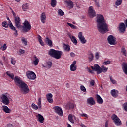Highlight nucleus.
I'll return each mask as SVG.
<instances>
[{"mask_svg": "<svg viewBox=\"0 0 127 127\" xmlns=\"http://www.w3.org/2000/svg\"><path fill=\"white\" fill-rule=\"evenodd\" d=\"M97 27L100 33H106L109 31L108 24L105 21V18L102 15H98L96 17Z\"/></svg>", "mask_w": 127, "mask_h": 127, "instance_id": "obj_1", "label": "nucleus"}, {"mask_svg": "<svg viewBox=\"0 0 127 127\" xmlns=\"http://www.w3.org/2000/svg\"><path fill=\"white\" fill-rule=\"evenodd\" d=\"M48 55H50L51 57L55 58V59H60L61 56H62V51L59 50H56L54 49H51L48 52Z\"/></svg>", "mask_w": 127, "mask_h": 127, "instance_id": "obj_2", "label": "nucleus"}, {"mask_svg": "<svg viewBox=\"0 0 127 127\" xmlns=\"http://www.w3.org/2000/svg\"><path fill=\"white\" fill-rule=\"evenodd\" d=\"M18 87L20 88L21 92L23 94H28V93H29L28 85H27L25 82L23 81Z\"/></svg>", "mask_w": 127, "mask_h": 127, "instance_id": "obj_3", "label": "nucleus"}, {"mask_svg": "<svg viewBox=\"0 0 127 127\" xmlns=\"http://www.w3.org/2000/svg\"><path fill=\"white\" fill-rule=\"evenodd\" d=\"M22 28H23L22 31L23 32H28L31 29V25L27 20H25L23 23V25L22 26Z\"/></svg>", "mask_w": 127, "mask_h": 127, "instance_id": "obj_4", "label": "nucleus"}, {"mask_svg": "<svg viewBox=\"0 0 127 127\" xmlns=\"http://www.w3.org/2000/svg\"><path fill=\"white\" fill-rule=\"evenodd\" d=\"M111 119L116 126H121V125H122V122L116 114H113L111 116Z\"/></svg>", "mask_w": 127, "mask_h": 127, "instance_id": "obj_5", "label": "nucleus"}, {"mask_svg": "<svg viewBox=\"0 0 127 127\" xmlns=\"http://www.w3.org/2000/svg\"><path fill=\"white\" fill-rule=\"evenodd\" d=\"M116 39L114 36L110 35L107 38V41L110 45H116L117 44Z\"/></svg>", "mask_w": 127, "mask_h": 127, "instance_id": "obj_6", "label": "nucleus"}, {"mask_svg": "<svg viewBox=\"0 0 127 127\" xmlns=\"http://www.w3.org/2000/svg\"><path fill=\"white\" fill-rule=\"evenodd\" d=\"M15 20V25L16 27H17L18 29H20V28H22V25H21V20L19 17L17 16L16 17L14 18Z\"/></svg>", "mask_w": 127, "mask_h": 127, "instance_id": "obj_7", "label": "nucleus"}, {"mask_svg": "<svg viewBox=\"0 0 127 127\" xmlns=\"http://www.w3.org/2000/svg\"><path fill=\"white\" fill-rule=\"evenodd\" d=\"M26 76L29 80H35L36 79V75L33 71H27Z\"/></svg>", "mask_w": 127, "mask_h": 127, "instance_id": "obj_8", "label": "nucleus"}, {"mask_svg": "<svg viewBox=\"0 0 127 127\" xmlns=\"http://www.w3.org/2000/svg\"><path fill=\"white\" fill-rule=\"evenodd\" d=\"M1 100L3 104H4V105H6V106L9 105V103H10L9 98H8L7 96H6L5 94H2Z\"/></svg>", "mask_w": 127, "mask_h": 127, "instance_id": "obj_9", "label": "nucleus"}, {"mask_svg": "<svg viewBox=\"0 0 127 127\" xmlns=\"http://www.w3.org/2000/svg\"><path fill=\"white\" fill-rule=\"evenodd\" d=\"M118 30L120 33H125V31H126V25H125V23L122 22L119 24Z\"/></svg>", "mask_w": 127, "mask_h": 127, "instance_id": "obj_10", "label": "nucleus"}, {"mask_svg": "<svg viewBox=\"0 0 127 127\" xmlns=\"http://www.w3.org/2000/svg\"><path fill=\"white\" fill-rule=\"evenodd\" d=\"M91 69L93 71L97 72V75H99L101 73V67L99 66V64H94V66H91Z\"/></svg>", "mask_w": 127, "mask_h": 127, "instance_id": "obj_11", "label": "nucleus"}, {"mask_svg": "<svg viewBox=\"0 0 127 127\" xmlns=\"http://www.w3.org/2000/svg\"><path fill=\"white\" fill-rule=\"evenodd\" d=\"M88 12L89 16L90 17H91V18L95 17V16H96V12L95 11V10H94V8L93 7V6L89 7Z\"/></svg>", "mask_w": 127, "mask_h": 127, "instance_id": "obj_12", "label": "nucleus"}, {"mask_svg": "<svg viewBox=\"0 0 127 127\" xmlns=\"http://www.w3.org/2000/svg\"><path fill=\"white\" fill-rule=\"evenodd\" d=\"M53 109L55 110V113L58 114L59 116H63V112L61 107L59 106H55L53 107Z\"/></svg>", "mask_w": 127, "mask_h": 127, "instance_id": "obj_13", "label": "nucleus"}, {"mask_svg": "<svg viewBox=\"0 0 127 127\" xmlns=\"http://www.w3.org/2000/svg\"><path fill=\"white\" fill-rule=\"evenodd\" d=\"M78 36L80 42L82 43V44H85V43L87 42V40L85 39V37L83 36V32H79Z\"/></svg>", "mask_w": 127, "mask_h": 127, "instance_id": "obj_14", "label": "nucleus"}, {"mask_svg": "<svg viewBox=\"0 0 127 127\" xmlns=\"http://www.w3.org/2000/svg\"><path fill=\"white\" fill-rule=\"evenodd\" d=\"M8 25L9 26L10 29H11V30H13V31H15V33H14V34L16 36L18 35V34L17 33V30H16L15 27L13 26L10 20L8 21Z\"/></svg>", "mask_w": 127, "mask_h": 127, "instance_id": "obj_15", "label": "nucleus"}, {"mask_svg": "<svg viewBox=\"0 0 127 127\" xmlns=\"http://www.w3.org/2000/svg\"><path fill=\"white\" fill-rule=\"evenodd\" d=\"M14 80L16 85L18 86L23 82V81L20 80V77L17 76L15 77V79Z\"/></svg>", "mask_w": 127, "mask_h": 127, "instance_id": "obj_16", "label": "nucleus"}, {"mask_svg": "<svg viewBox=\"0 0 127 127\" xmlns=\"http://www.w3.org/2000/svg\"><path fill=\"white\" fill-rule=\"evenodd\" d=\"M87 104H89V105H90V106H93V105L96 104V102L93 97H90L88 98L87 100Z\"/></svg>", "mask_w": 127, "mask_h": 127, "instance_id": "obj_17", "label": "nucleus"}, {"mask_svg": "<svg viewBox=\"0 0 127 127\" xmlns=\"http://www.w3.org/2000/svg\"><path fill=\"white\" fill-rule=\"evenodd\" d=\"M53 95L51 93H49L46 95L47 100L50 104L53 103V99H52Z\"/></svg>", "mask_w": 127, "mask_h": 127, "instance_id": "obj_18", "label": "nucleus"}, {"mask_svg": "<svg viewBox=\"0 0 127 127\" xmlns=\"http://www.w3.org/2000/svg\"><path fill=\"white\" fill-rule=\"evenodd\" d=\"M122 70L125 75H127V64L123 63L122 64Z\"/></svg>", "mask_w": 127, "mask_h": 127, "instance_id": "obj_19", "label": "nucleus"}, {"mask_svg": "<svg viewBox=\"0 0 127 127\" xmlns=\"http://www.w3.org/2000/svg\"><path fill=\"white\" fill-rule=\"evenodd\" d=\"M75 107V105L74 104L71 103V102H68L66 105H65V108L66 110H71L72 109H74Z\"/></svg>", "mask_w": 127, "mask_h": 127, "instance_id": "obj_20", "label": "nucleus"}, {"mask_svg": "<svg viewBox=\"0 0 127 127\" xmlns=\"http://www.w3.org/2000/svg\"><path fill=\"white\" fill-rule=\"evenodd\" d=\"M2 108L3 112H5V113H6L7 114L11 113V109H9L7 106L3 105L2 106Z\"/></svg>", "mask_w": 127, "mask_h": 127, "instance_id": "obj_21", "label": "nucleus"}, {"mask_svg": "<svg viewBox=\"0 0 127 127\" xmlns=\"http://www.w3.org/2000/svg\"><path fill=\"white\" fill-rule=\"evenodd\" d=\"M68 35L71 41L73 42V43H74L75 44H77V43H78V41H77V39H76V37H75V36H72L71 34H68Z\"/></svg>", "mask_w": 127, "mask_h": 127, "instance_id": "obj_22", "label": "nucleus"}, {"mask_svg": "<svg viewBox=\"0 0 127 127\" xmlns=\"http://www.w3.org/2000/svg\"><path fill=\"white\" fill-rule=\"evenodd\" d=\"M118 94H119V91L116 89H113L111 91V94L114 98H117V97H118Z\"/></svg>", "mask_w": 127, "mask_h": 127, "instance_id": "obj_23", "label": "nucleus"}, {"mask_svg": "<svg viewBox=\"0 0 127 127\" xmlns=\"http://www.w3.org/2000/svg\"><path fill=\"white\" fill-rule=\"evenodd\" d=\"M36 118H37L40 123H43V122H44V118L41 114H38V115H36Z\"/></svg>", "mask_w": 127, "mask_h": 127, "instance_id": "obj_24", "label": "nucleus"}, {"mask_svg": "<svg viewBox=\"0 0 127 127\" xmlns=\"http://www.w3.org/2000/svg\"><path fill=\"white\" fill-rule=\"evenodd\" d=\"M46 20V15L45 13H42L41 14V21L42 23H45V21Z\"/></svg>", "mask_w": 127, "mask_h": 127, "instance_id": "obj_25", "label": "nucleus"}, {"mask_svg": "<svg viewBox=\"0 0 127 127\" xmlns=\"http://www.w3.org/2000/svg\"><path fill=\"white\" fill-rule=\"evenodd\" d=\"M96 100L98 104H102L103 103V99L102 97H101V96H100L98 94L96 95Z\"/></svg>", "mask_w": 127, "mask_h": 127, "instance_id": "obj_26", "label": "nucleus"}, {"mask_svg": "<svg viewBox=\"0 0 127 127\" xmlns=\"http://www.w3.org/2000/svg\"><path fill=\"white\" fill-rule=\"evenodd\" d=\"M45 41L47 42L48 45H49V46H50V47H52V46H53L52 41L50 40L49 38L47 37L45 39Z\"/></svg>", "mask_w": 127, "mask_h": 127, "instance_id": "obj_27", "label": "nucleus"}, {"mask_svg": "<svg viewBox=\"0 0 127 127\" xmlns=\"http://www.w3.org/2000/svg\"><path fill=\"white\" fill-rule=\"evenodd\" d=\"M64 48L65 51H70L71 50L70 45L68 44H64Z\"/></svg>", "mask_w": 127, "mask_h": 127, "instance_id": "obj_28", "label": "nucleus"}, {"mask_svg": "<svg viewBox=\"0 0 127 127\" xmlns=\"http://www.w3.org/2000/svg\"><path fill=\"white\" fill-rule=\"evenodd\" d=\"M34 58H35V60L33 61V64L35 66H37V65H38V62H39V59H38V58H37L36 56H35Z\"/></svg>", "mask_w": 127, "mask_h": 127, "instance_id": "obj_29", "label": "nucleus"}, {"mask_svg": "<svg viewBox=\"0 0 127 127\" xmlns=\"http://www.w3.org/2000/svg\"><path fill=\"white\" fill-rule=\"evenodd\" d=\"M28 8H29V7H28V4L26 3L23 5L22 9L24 11H27V10H28Z\"/></svg>", "mask_w": 127, "mask_h": 127, "instance_id": "obj_30", "label": "nucleus"}, {"mask_svg": "<svg viewBox=\"0 0 127 127\" xmlns=\"http://www.w3.org/2000/svg\"><path fill=\"white\" fill-rule=\"evenodd\" d=\"M56 3H57L56 0H51V5L52 7H55L56 6Z\"/></svg>", "mask_w": 127, "mask_h": 127, "instance_id": "obj_31", "label": "nucleus"}, {"mask_svg": "<svg viewBox=\"0 0 127 127\" xmlns=\"http://www.w3.org/2000/svg\"><path fill=\"white\" fill-rule=\"evenodd\" d=\"M39 42L42 45V46H44V42H43V41H42V39H41V36L40 35H38V37Z\"/></svg>", "mask_w": 127, "mask_h": 127, "instance_id": "obj_32", "label": "nucleus"}, {"mask_svg": "<svg viewBox=\"0 0 127 127\" xmlns=\"http://www.w3.org/2000/svg\"><path fill=\"white\" fill-rule=\"evenodd\" d=\"M6 74L7 76L9 77V78H11V79H12V80H14V74H13V73L10 74L9 71H7L6 72Z\"/></svg>", "mask_w": 127, "mask_h": 127, "instance_id": "obj_33", "label": "nucleus"}, {"mask_svg": "<svg viewBox=\"0 0 127 127\" xmlns=\"http://www.w3.org/2000/svg\"><path fill=\"white\" fill-rule=\"evenodd\" d=\"M88 59H89V61L90 62H91V61L93 60V59H94V54H93L92 53H91L89 55Z\"/></svg>", "mask_w": 127, "mask_h": 127, "instance_id": "obj_34", "label": "nucleus"}, {"mask_svg": "<svg viewBox=\"0 0 127 127\" xmlns=\"http://www.w3.org/2000/svg\"><path fill=\"white\" fill-rule=\"evenodd\" d=\"M58 15H60V16H63V15H65V13H64V11H63L61 9H59L58 11Z\"/></svg>", "mask_w": 127, "mask_h": 127, "instance_id": "obj_35", "label": "nucleus"}, {"mask_svg": "<svg viewBox=\"0 0 127 127\" xmlns=\"http://www.w3.org/2000/svg\"><path fill=\"white\" fill-rule=\"evenodd\" d=\"M121 52L122 53H123V55H124L125 56H127V51L126 50L125 47H122L121 48Z\"/></svg>", "mask_w": 127, "mask_h": 127, "instance_id": "obj_36", "label": "nucleus"}, {"mask_svg": "<svg viewBox=\"0 0 127 127\" xmlns=\"http://www.w3.org/2000/svg\"><path fill=\"white\" fill-rule=\"evenodd\" d=\"M68 120L70 123L74 124V120L73 119V115L72 114H69L68 116Z\"/></svg>", "mask_w": 127, "mask_h": 127, "instance_id": "obj_37", "label": "nucleus"}, {"mask_svg": "<svg viewBox=\"0 0 127 127\" xmlns=\"http://www.w3.org/2000/svg\"><path fill=\"white\" fill-rule=\"evenodd\" d=\"M101 73L102 72H103V73H106V72H107V71H108V68L107 67H105V66H104V65H103L102 66V68L101 67Z\"/></svg>", "mask_w": 127, "mask_h": 127, "instance_id": "obj_38", "label": "nucleus"}, {"mask_svg": "<svg viewBox=\"0 0 127 127\" xmlns=\"http://www.w3.org/2000/svg\"><path fill=\"white\" fill-rule=\"evenodd\" d=\"M47 65H48V69H50L52 67V62L51 61H48L46 62Z\"/></svg>", "mask_w": 127, "mask_h": 127, "instance_id": "obj_39", "label": "nucleus"}, {"mask_svg": "<svg viewBox=\"0 0 127 127\" xmlns=\"http://www.w3.org/2000/svg\"><path fill=\"white\" fill-rule=\"evenodd\" d=\"M2 26L3 27H5V28H7L8 27V24L6 21H4V22H2Z\"/></svg>", "mask_w": 127, "mask_h": 127, "instance_id": "obj_40", "label": "nucleus"}, {"mask_svg": "<svg viewBox=\"0 0 127 127\" xmlns=\"http://www.w3.org/2000/svg\"><path fill=\"white\" fill-rule=\"evenodd\" d=\"M67 24L68 25V26H70L71 28H72V29H77V26L73 25L72 24L67 23Z\"/></svg>", "mask_w": 127, "mask_h": 127, "instance_id": "obj_41", "label": "nucleus"}, {"mask_svg": "<svg viewBox=\"0 0 127 127\" xmlns=\"http://www.w3.org/2000/svg\"><path fill=\"white\" fill-rule=\"evenodd\" d=\"M70 70L73 72L77 70V67L76 66V65H70Z\"/></svg>", "mask_w": 127, "mask_h": 127, "instance_id": "obj_42", "label": "nucleus"}, {"mask_svg": "<svg viewBox=\"0 0 127 127\" xmlns=\"http://www.w3.org/2000/svg\"><path fill=\"white\" fill-rule=\"evenodd\" d=\"M122 2L123 0H117L116 2H115V4L117 6L121 5Z\"/></svg>", "mask_w": 127, "mask_h": 127, "instance_id": "obj_43", "label": "nucleus"}, {"mask_svg": "<svg viewBox=\"0 0 127 127\" xmlns=\"http://www.w3.org/2000/svg\"><path fill=\"white\" fill-rule=\"evenodd\" d=\"M31 107H32V109H34V110H38V106H37V105H36L34 103L32 104Z\"/></svg>", "mask_w": 127, "mask_h": 127, "instance_id": "obj_44", "label": "nucleus"}, {"mask_svg": "<svg viewBox=\"0 0 127 127\" xmlns=\"http://www.w3.org/2000/svg\"><path fill=\"white\" fill-rule=\"evenodd\" d=\"M68 5L69 6V8H73L74 7V4L72 1L68 2Z\"/></svg>", "mask_w": 127, "mask_h": 127, "instance_id": "obj_45", "label": "nucleus"}, {"mask_svg": "<svg viewBox=\"0 0 127 127\" xmlns=\"http://www.w3.org/2000/svg\"><path fill=\"white\" fill-rule=\"evenodd\" d=\"M110 80L112 84H114V85H116V84H117V81L113 79V78H112V76H110Z\"/></svg>", "mask_w": 127, "mask_h": 127, "instance_id": "obj_46", "label": "nucleus"}, {"mask_svg": "<svg viewBox=\"0 0 127 127\" xmlns=\"http://www.w3.org/2000/svg\"><path fill=\"white\" fill-rule=\"evenodd\" d=\"M22 41L23 44H24L25 46L27 45V41L24 38H22Z\"/></svg>", "mask_w": 127, "mask_h": 127, "instance_id": "obj_47", "label": "nucleus"}, {"mask_svg": "<svg viewBox=\"0 0 127 127\" xmlns=\"http://www.w3.org/2000/svg\"><path fill=\"white\" fill-rule=\"evenodd\" d=\"M15 63H16V61L14 59V58H11V64L13 65H15Z\"/></svg>", "mask_w": 127, "mask_h": 127, "instance_id": "obj_48", "label": "nucleus"}, {"mask_svg": "<svg viewBox=\"0 0 127 127\" xmlns=\"http://www.w3.org/2000/svg\"><path fill=\"white\" fill-rule=\"evenodd\" d=\"M24 53H25V51H24V50H22V49L19 50V55H21V54H24Z\"/></svg>", "mask_w": 127, "mask_h": 127, "instance_id": "obj_49", "label": "nucleus"}, {"mask_svg": "<svg viewBox=\"0 0 127 127\" xmlns=\"http://www.w3.org/2000/svg\"><path fill=\"white\" fill-rule=\"evenodd\" d=\"M80 90L82 91V92H86V88L83 85L80 86Z\"/></svg>", "mask_w": 127, "mask_h": 127, "instance_id": "obj_50", "label": "nucleus"}, {"mask_svg": "<svg viewBox=\"0 0 127 127\" xmlns=\"http://www.w3.org/2000/svg\"><path fill=\"white\" fill-rule=\"evenodd\" d=\"M95 58L98 60L99 58H100V54H99V52H96L95 53Z\"/></svg>", "mask_w": 127, "mask_h": 127, "instance_id": "obj_51", "label": "nucleus"}, {"mask_svg": "<svg viewBox=\"0 0 127 127\" xmlns=\"http://www.w3.org/2000/svg\"><path fill=\"white\" fill-rule=\"evenodd\" d=\"M95 5L97 7H100V3L99 2V1L97 0H95Z\"/></svg>", "mask_w": 127, "mask_h": 127, "instance_id": "obj_52", "label": "nucleus"}, {"mask_svg": "<svg viewBox=\"0 0 127 127\" xmlns=\"http://www.w3.org/2000/svg\"><path fill=\"white\" fill-rule=\"evenodd\" d=\"M88 71L89 72V73H90V74H95V73L94 72V70H92V69L88 68H87Z\"/></svg>", "mask_w": 127, "mask_h": 127, "instance_id": "obj_53", "label": "nucleus"}, {"mask_svg": "<svg viewBox=\"0 0 127 127\" xmlns=\"http://www.w3.org/2000/svg\"><path fill=\"white\" fill-rule=\"evenodd\" d=\"M104 64L105 65H109V64H111V61H107L104 62Z\"/></svg>", "mask_w": 127, "mask_h": 127, "instance_id": "obj_54", "label": "nucleus"}, {"mask_svg": "<svg viewBox=\"0 0 127 127\" xmlns=\"http://www.w3.org/2000/svg\"><path fill=\"white\" fill-rule=\"evenodd\" d=\"M7 46H6V44H4L3 45V48H2V50H3V51H4V50H6Z\"/></svg>", "mask_w": 127, "mask_h": 127, "instance_id": "obj_55", "label": "nucleus"}, {"mask_svg": "<svg viewBox=\"0 0 127 127\" xmlns=\"http://www.w3.org/2000/svg\"><path fill=\"white\" fill-rule=\"evenodd\" d=\"M90 84L92 86H94L95 85V80H92L90 82Z\"/></svg>", "mask_w": 127, "mask_h": 127, "instance_id": "obj_56", "label": "nucleus"}, {"mask_svg": "<svg viewBox=\"0 0 127 127\" xmlns=\"http://www.w3.org/2000/svg\"><path fill=\"white\" fill-rule=\"evenodd\" d=\"M11 10H12V13L14 18H15V17H17L16 14L15 13V12H14V11H13V10H12V9H11Z\"/></svg>", "mask_w": 127, "mask_h": 127, "instance_id": "obj_57", "label": "nucleus"}, {"mask_svg": "<svg viewBox=\"0 0 127 127\" xmlns=\"http://www.w3.org/2000/svg\"><path fill=\"white\" fill-rule=\"evenodd\" d=\"M70 55L71 57H75L76 56V54H75V53H74L73 52H71L70 53Z\"/></svg>", "mask_w": 127, "mask_h": 127, "instance_id": "obj_58", "label": "nucleus"}, {"mask_svg": "<svg viewBox=\"0 0 127 127\" xmlns=\"http://www.w3.org/2000/svg\"><path fill=\"white\" fill-rule=\"evenodd\" d=\"M81 116L82 117H84V118H88V115L84 114V113H82L81 114Z\"/></svg>", "mask_w": 127, "mask_h": 127, "instance_id": "obj_59", "label": "nucleus"}, {"mask_svg": "<svg viewBox=\"0 0 127 127\" xmlns=\"http://www.w3.org/2000/svg\"><path fill=\"white\" fill-rule=\"evenodd\" d=\"M41 105V98L40 97L38 99V105Z\"/></svg>", "mask_w": 127, "mask_h": 127, "instance_id": "obj_60", "label": "nucleus"}, {"mask_svg": "<svg viewBox=\"0 0 127 127\" xmlns=\"http://www.w3.org/2000/svg\"><path fill=\"white\" fill-rule=\"evenodd\" d=\"M5 127H13V125L11 124H7Z\"/></svg>", "mask_w": 127, "mask_h": 127, "instance_id": "obj_61", "label": "nucleus"}, {"mask_svg": "<svg viewBox=\"0 0 127 127\" xmlns=\"http://www.w3.org/2000/svg\"><path fill=\"white\" fill-rule=\"evenodd\" d=\"M76 63H77L76 61H74L73 62L72 64H71V66H76Z\"/></svg>", "mask_w": 127, "mask_h": 127, "instance_id": "obj_62", "label": "nucleus"}, {"mask_svg": "<svg viewBox=\"0 0 127 127\" xmlns=\"http://www.w3.org/2000/svg\"><path fill=\"white\" fill-rule=\"evenodd\" d=\"M3 48V45H2L1 43H0V49H2Z\"/></svg>", "mask_w": 127, "mask_h": 127, "instance_id": "obj_63", "label": "nucleus"}, {"mask_svg": "<svg viewBox=\"0 0 127 127\" xmlns=\"http://www.w3.org/2000/svg\"><path fill=\"white\" fill-rule=\"evenodd\" d=\"M108 121H106V122H105V127H108Z\"/></svg>", "mask_w": 127, "mask_h": 127, "instance_id": "obj_64", "label": "nucleus"}]
</instances>
